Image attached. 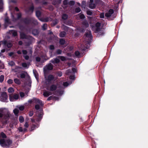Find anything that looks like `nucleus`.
<instances>
[{"label": "nucleus", "mask_w": 148, "mask_h": 148, "mask_svg": "<svg viewBox=\"0 0 148 148\" xmlns=\"http://www.w3.org/2000/svg\"><path fill=\"white\" fill-rule=\"evenodd\" d=\"M6 135L3 132L0 134V145L3 147H9L12 143V141L10 139H5L6 138Z\"/></svg>", "instance_id": "obj_1"}, {"label": "nucleus", "mask_w": 148, "mask_h": 148, "mask_svg": "<svg viewBox=\"0 0 148 148\" xmlns=\"http://www.w3.org/2000/svg\"><path fill=\"white\" fill-rule=\"evenodd\" d=\"M3 108L0 109V119H2V121L4 123H6L9 117L10 114L8 112L6 114H3Z\"/></svg>", "instance_id": "obj_2"}, {"label": "nucleus", "mask_w": 148, "mask_h": 148, "mask_svg": "<svg viewBox=\"0 0 148 148\" xmlns=\"http://www.w3.org/2000/svg\"><path fill=\"white\" fill-rule=\"evenodd\" d=\"M34 100L36 104L35 107V108L37 110H39L40 107L43 106V104L42 101L39 99H35Z\"/></svg>", "instance_id": "obj_3"}, {"label": "nucleus", "mask_w": 148, "mask_h": 148, "mask_svg": "<svg viewBox=\"0 0 148 148\" xmlns=\"http://www.w3.org/2000/svg\"><path fill=\"white\" fill-rule=\"evenodd\" d=\"M92 38V35L91 32L90 31H88L85 34V40L88 43L91 39Z\"/></svg>", "instance_id": "obj_4"}, {"label": "nucleus", "mask_w": 148, "mask_h": 148, "mask_svg": "<svg viewBox=\"0 0 148 148\" xmlns=\"http://www.w3.org/2000/svg\"><path fill=\"white\" fill-rule=\"evenodd\" d=\"M8 96L5 92H3L0 97V100L4 102H7Z\"/></svg>", "instance_id": "obj_5"}, {"label": "nucleus", "mask_w": 148, "mask_h": 148, "mask_svg": "<svg viewBox=\"0 0 148 148\" xmlns=\"http://www.w3.org/2000/svg\"><path fill=\"white\" fill-rule=\"evenodd\" d=\"M19 98L18 94H15L14 95H9V99L10 101H13L14 100H17Z\"/></svg>", "instance_id": "obj_6"}, {"label": "nucleus", "mask_w": 148, "mask_h": 148, "mask_svg": "<svg viewBox=\"0 0 148 148\" xmlns=\"http://www.w3.org/2000/svg\"><path fill=\"white\" fill-rule=\"evenodd\" d=\"M53 68V65L51 63H49L44 67V70L45 71H47L49 70H52Z\"/></svg>", "instance_id": "obj_7"}, {"label": "nucleus", "mask_w": 148, "mask_h": 148, "mask_svg": "<svg viewBox=\"0 0 148 148\" xmlns=\"http://www.w3.org/2000/svg\"><path fill=\"white\" fill-rule=\"evenodd\" d=\"M113 13V10L110 9L105 14V16L107 18L110 17L112 16Z\"/></svg>", "instance_id": "obj_8"}, {"label": "nucleus", "mask_w": 148, "mask_h": 148, "mask_svg": "<svg viewBox=\"0 0 148 148\" xmlns=\"http://www.w3.org/2000/svg\"><path fill=\"white\" fill-rule=\"evenodd\" d=\"M71 71L70 70L68 69L67 70L65 74L66 75H70L69 78L71 79H74L75 76L74 75H71Z\"/></svg>", "instance_id": "obj_9"}, {"label": "nucleus", "mask_w": 148, "mask_h": 148, "mask_svg": "<svg viewBox=\"0 0 148 148\" xmlns=\"http://www.w3.org/2000/svg\"><path fill=\"white\" fill-rule=\"evenodd\" d=\"M100 23L99 22L97 23L95 25L96 31H95V33L100 31Z\"/></svg>", "instance_id": "obj_10"}, {"label": "nucleus", "mask_w": 148, "mask_h": 148, "mask_svg": "<svg viewBox=\"0 0 148 148\" xmlns=\"http://www.w3.org/2000/svg\"><path fill=\"white\" fill-rule=\"evenodd\" d=\"M56 86L54 84H52L50 86L49 89L47 88V90H50L51 91H53L56 90Z\"/></svg>", "instance_id": "obj_11"}, {"label": "nucleus", "mask_w": 148, "mask_h": 148, "mask_svg": "<svg viewBox=\"0 0 148 148\" xmlns=\"http://www.w3.org/2000/svg\"><path fill=\"white\" fill-rule=\"evenodd\" d=\"M60 60L58 58H55L51 60L50 62L53 64H58L60 62Z\"/></svg>", "instance_id": "obj_12"}, {"label": "nucleus", "mask_w": 148, "mask_h": 148, "mask_svg": "<svg viewBox=\"0 0 148 148\" xmlns=\"http://www.w3.org/2000/svg\"><path fill=\"white\" fill-rule=\"evenodd\" d=\"M53 79L54 77L52 75H49L48 76L47 78L46 79V80L48 82H50L51 81L53 80Z\"/></svg>", "instance_id": "obj_13"}, {"label": "nucleus", "mask_w": 148, "mask_h": 148, "mask_svg": "<svg viewBox=\"0 0 148 148\" xmlns=\"http://www.w3.org/2000/svg\"><path fill=\"white\" fill-rule=\"evenodd\" d=\"M27 19L25 21V22L27 23H29L30 22L29 21H32L33 23L35 25H37L38 24V22L37 21L34 19V18H32L28 22L27 21Z\"/></svg>", "instance_id": "obj_14"}, {"label": "nucleus", "mask_w": 148, "mask_h": 148, "mask_svg": "<svg viewBox=\"0 0 148 148\" xmlns=\"http://www.w3.org/2000/svg\"><path fill=\"white\" fill-rule=\"evenodd\" d=\"M52 93L51 92L48 91H45L44 92L43 95L44 96L47 97L49 95H52Z\"/></svg>", "instance_id": "obj_15"}, {"label": "nucleus", "mask_w": 148, "mask_h": 148, "mask_svg": "<svg viewBox=\"0 0 148 148\" xmlns=\"http://www.w3.org/2000/svg\"><path fill=\"white\" fill-rule=\"evenodd\" d=\"M9 33L14 36H16L17 35V32L15 30H12L10 31Z\"/></svg>", "instance_id": "obj_16"}, {"label": "nucleus", "mask_w": 148, "mask_h": 148, "mask_svg": "<svg viewBox=\"0 0 148 148\" xmlns=\"http://www.w3.org/2000/svg\"><path fill=\"white\" fill-rule=\"evenodd\" d=\"M39 19L42 21L44 22H47L50 19V18L49 17H46L44 18H39Z\"/></svg>", "instance_id": "obj_17"}, {"label": "nucleus", "mask_w": 148, "mask_h": 148, "mask_svg": "<svg viewBox=\"0 0 148 148\" xmlns=\"http://www.w3.org/2000/svg\"><path fill=\"white\" fill-rule=\"evenodd\" d=\"M39 126V125L38 124H37L36 125H34V124H33L32 125V126L31 127V130L32 131L35 129L36 128H38Z\"/></svg>", "instance_id": "obj_18"}, {"label": "nucleus", "mask_w": 148, "mask_h": 148, "mask_svg": "<svg viewBox=\"0 0 148 148\" xmlns=\"http://www.w3.org/2000/svg\"><path fill=\"white\" fill-rule=\"evenodd\" d=\"M14 81L15 84H17L19 85L21 83L20 80L17 78L14 79Z\"/></svg>", "instance_id": "obj_19"}, {"label": "nucleus", "mask_w": 148, "mask_h": 148, "mask_svg": "<svg viewBox=\"0 0 148 148\" xmlns=\"http://www.w3.org/2000/svg\"><path fill=\"white\" fill-rule=\"evenodd\" d=\"M42 115L41 114H39L36 118V121H40L42 118Z\"/></svg>", "instance_id": "obj_20"}, {"label": "nucleus", "mask_w": 148, "mask_h": 148, "mask_svg": "<svg viewBox=\"0 0 148 148\" xmlns=\"http://www.w3.org/2000/svg\"><path fill=\"white\" fill-rule=\"evenodd\" d=\"M27 75V73L26 72L22 73L20 74V77L22 78H25Z\"/></svg>", "instance_id": "obj_21"}, {"label": "nucleus", "mask_w": 148, "mask_h": 148, "mask_svg": "<svg viewBox=\"0 0 148 148\" xmlns=\"http://www.w3.org/2000/svg\"><path fill=\"white\" fill-rule=\"evenodd\" d=\"M20 38L22 39L27 38V36L25 34L23 33H21L20 34Z\"/></svg>", "instance_id": "obj_22"}, {"label": "nucleus", "mask_w": 148, "mask_h": 148, "mask_svg": "<svg viewBox=\"0 0 148 148\" xmlns=\"http://www.w3.org/2000/svg\"><path fill=\"white\" fill-rule=\"evenodd\" d=\"M83 24L84 26L86 27H87L89 26V24L88 22L86 21H84L83 22Z\"/></svg>", "instance_id": "obj_23"}, {"label": "nucleus", "mask_w": 148, "mask_h": 148, "mask_svg": "<svg viewBox=\"0 0 148 148\" xmlns=\"http://www.w3.org/2000/svg\"><path fill=\"white\" fill-rule=\"evenodd\" d=\"M61 2V0H56V1H53V4L54 5H56L60 4Z\"/></svg>", "instance_id": "obj_24"}, {"label": "nucleus", "mask_w": 148, "mask_h": 148, "mask_svg": "<svg viewBox=\"0 0 148 148\" xmlns=\"http://www.w3.org/2000/svg\"><path fill=\"white\" fill-rule=\"evenodd\" d=\"M13 112L14 114L16 115H18V113L19 112V110L18 108H15L13 110Z\"/></svg>", "instance_id": "obj_25"}, {"label": "nucleus", "mask_w": 148, "mask_h": 148, "mask_svg": "<svg viewBox=\"0 0 148 148\" xmlns=\"http://www.w3.org/2000/svg\"><path fill=\"white\" fill-rule=\"evenodd\" d=\"M66 34V33L64 32H61L60 34V36L61 37H64Z\"/></svg>", "instance_id": "obj_26"}, {"label": "nucleus", "mask_w": 148, "mask_h": 148, "mask_svg": "<svg viewBox=\"0 0 148 148\" xmlns=\"http://www.w3.org/2000/svg\"><path fill=\"white\" fill-rule=\"evenodd\" d=\"M89 7L91 9H93L95 7V5L92 3H90L89 5Z\"/></svg>", "instance_id": "obj_27"}, {"label": "nucleus", "mask_w": 148, "mask_h": 148, "mask_svg": "<svg viewBox=\"0 0 148 148\" xmlns=\"http://www.w3.org/2000/svg\"><path fill=\"white\" fill-rule=\"evenodd\" d=\"M58 57L62 61H64L66 60V59L65 57L62 56H59Z\"/></svg>", "instance_id": "obj_28"}, {"label": "nucleus", "mask_w": 148, "mask_h": 148, "mask_svg": "<svg viewBox=\"0 0 148 148\" xmlns=\"http://www.w3.org/2000/svg\"><path fill=\"white\" fill-rule=\"evenodd\" d=\"M68 18V16L65 14H63L62 16V18L63 19L65 20Z\"/></svg>", "instance_id": "obj_29"}, {"label": "nucleus", "mask_w": 148, "mask_h": 148, "mask_svg": "<svg viewBox=\"0 0 148 148\" xmlns=\"http://www.w3.org/2000/svg\"><path fill=\"white\" fill-rule=\"evenodd\" d=\"M41 14V13L39 11H37L36 12V15L38 18L40 16Z\"/></svg>", "instance_id": "obj_30"}, {"label": "nucleus", "mask_w": 148, "mask_h": 148, "mask_svg": "<svg viewBox=\"0 0 148 148\" xmlns=\"http://www.w3.org/2000/svg\"><path fill=\"white\" fill-rule=\"evenodd\" d=\"M19 120L20 122L21 123L23 122L24 121V119L22 116H20L19 117Z\"/></svg>", "instance_id": "obj_31"}, {"label": "nucleus", "mask_w": 148, "mask_h": 148, "mask_svg": "<svg viewBox=\"0 0 148 148\" xmlns=\"http://www.w3.org/2000/svg\"><path fill=\"white\" fill-rule=\"evenodd\" d=\"M16 107L18 108H19V110H20L22 111L24 109V107L23 106H16Z\"/></svg>", "instance_id": "obj_32"}, {"label": "nucleus", "mask_w": 148, "mask_h": 148, "mask_svg": "<svg viewBox=\"0 0 148 148\" xmlns=\"http://www.w3.org/2000/svg\"><path fill=\"white\" fill-rule=\"evenodd\" d=\"M8 91L9 92L11 93L14 92V90L13 88L12 87H10L8 89Z\"/></svg>", "instance_id": "obj_33"}, {"label": "nucleus", "mask_w": 148, "mask_h": 148, "mask_svg": "<svg viewBox=\"0 0 148 148\" xmlns=\"http://www.w3.org/2000/svg\"><path fill=\"white\" fill-rule=\"evenodd\" d=\"M59 42L60 44L63 45L65 43V40L63 39H61L60 40Z\"/></svg>", "instance_id": "obj_34"}, {"label": "nucleus", "mask_w": 148, "mask_h": 148, "mask_svg": "<svg viewBox=\"0 0 148 148\" xmlns=\"http://www.w3.org/2000/svg\"><path fill=\"white\" fill-rule=\"evenodd\" d=\"M47 25L46 24H44L42 26V29H43L45 30L47 29Z\"/></svg>", "instance_id": "obj_35"}, {"label": "nucleus", "mask_w": 148, "mask_h": 148, "mask_svg": "<svg viewBox=\"0 0 148 148\" xmlns=\"http://www.w3.org/2000/svg\"><path fill=\"white\" fill-rule=\"evenodd\" d=\"M4 79V76L3 75H1L0 76V82H2Z\"/></svg>", "instance_id": "obj_36"}, {"label": "nucleus", "mask_w": 148, "mask_h": 148, "mask_svg": "<svg viewBox=\"0 0 148 148\" xmlns=\"http://www.w3.org/2000/svg\"><path fill=\"white\" fill-rule=\"evenodd\" d=\"M81 11V9L79 8H77L75 9V11L76 13H78Z\"/></svg>", "instance_id": "obj_37"}, {"label": "nucleus", "mask_w": 148, "mask_h": 148, "mask_svg": "<svg viewBox=\"0 0 148 148\" xmlns=\"http://www.w3.org/2000/svg\"><path fill=\"white\" fill-rule=\"evenodd\" d=\"M86 13L88 15H92V12L91 10H87Z\"/></svg>", "instance_id": "obj_38"}, {"label": "nucleus", "mask_w": 148, "mask_h": 148, "mask_svg": "<svg viewBox=\"0 0 148 148\" xmlns=\"http://www.w3.org/2000/svg\"><path fill=\"white\" fill-rule=\"evenodd\" d=\"M7 83L9 84H11L13 83V81L12 79H10L8 80Z\"/></svg>", "instance_id": "obj_39"}, {"label": "nucleus", "mask_w": 148, "mask_h": 148, "mask_svg": "<svg viewBox=\"0 0 148 148\" xmlns=\"http://www.w3.org/2000/svg\"><path fill=\"white\" fill-rule=\"evenodd\" d=\"M3 7V3L2 0H0V9H2Z\"/></svg>", "instance_id": "obj_40"}, {"label": "nucleus", "mask_w": 148, "mask_h": 148, "mask_svg": "<svg viewBox=\"0 0 148 148\" xmlns=\"http://www.w3.org/2000/svg\"><path fill=\"white\" fill-rule=\"evenodd\" d=\"M79 16L80 18L81 19L84 18L85 17L84 15L82 14H79Z\"/></svg>", "instance_id": "obj_41"}, {"label": "nucleus", "mask_w": 148, "mask_h": 148, "mask_svg": "<svg viewBox=\"0 0 148 148\" xmlns=\"http://www.w3.org/2000/svg\"><path fill=\"white\" fill-rule=\"evenodd\" d=\"M34 8V6L32 4L31 7L29 9V11L32 12H33Z\"/></svg>", "instance_id": "obj_42"}, {"label": "nucleus", "mask_w": 148, "mask_h": 148, "mask_svg": "<svg viewBox=\"0 0 148 148\" xmlns=\"http://www.w3.org/2000/svg\"><path fill=\"white\" fill-rule=\"evenodd\" d=\"M86 4V2L85 1H83L82 3V7H84Z\"/></svg>", "instance_id": "obj_43"}, {"label": "nucleus", "mask_w": 148, "mask_h": 148, "mask_svg": "<svg viewBox=\"0 0 148 148\" xmlns=\"http://www.w3.org/2000/svg\"><path fill=\"white\" fill-rule=\"evenodd\" d=\"M53 23L54 25L58 23V21L57 20H55L53 21Z\"/></svg>", "instance_id": "obj_44"}, {"label": "nucleus", "mask_w": 148, "mask_h": 148, "mask_svg": "<svg viewBox=\"0 0 148 148\" xmlns=\"http://www.w3.org/2000/svg\"><path fill=\"white\" fill-rule=\"evenodd\" d=\"M68 4L70 5H73L75 4V2L73 1H71L68 3Z\"/></svg>", "instance_id": "obj_45"}, {"label": "nucleus", "mask_w": 148, "mask_h": 148, "mask_svg": "<svg viewBox=\"0 0 148 148\" xmlns=\"http://www.w3.org/2000/svg\"><path fill=\"white\" fill-rule=\"evenodd\" d=\"M80 54V53L78 51H76L75 52V55L78 57L79 56Z\"/></svg>", "instance_id": "obj_46"}, {"label": "nucleus", "mask_w": 148, "mask_h": 148, "mask_svg": "<svg viewBox=\"0 0 148 148\" xmlns=\"http://www.w3.org/2000/svg\"><path fill=\"white\" fill-rule=\"evenodd\" d=\"M62 53V51L61 50L58 49L56 51V53L58 54H60Z\"/></svg>", "instance_id": "obj_47"}, {"label": "nucleus", "mask_w": 148, "mask_h": 148, "mask_svg": "<svg viewBox=\"0 0 148 148\" xmlns=\"http://www.w3.org/2000/svg\"><path fill=\"white\" fill-rule=\"evenodd\" d=\"M8 64L10 65L11 66H14L15 64L14 62L12 61H11L8 63Z\"/></svg>", "instance_id": "obj_48"}, {"label": "nucleus", "mask_w": 148, "mask_h": 148, "mask_svg": "<svg viewBox=\"0 0 148 148\" xmlns=\"http://www.w3.org/2000/svg\"><path fill=\"white\" fill-rule=\"evenodd\" d=\"M22 66L24 68L27 67V65L26 63H23L22 64Z\"/></svg>", "instance_id": "obj_49"}, {"label": "nucleus", "mask_w": 148, "mask_h": 148, "mask_svg": "<svg viewBox=\"0 0 148 148\" xmlns=\"http://www.w3.org/2000/svg\"><path fill=\"white\" fill-rule=\"evenodd\" d=\"M104 17V14L103 13H101L100 14V17L101 18H103Z\"/></svg>", "instance_id": "obj_50"}, {"label": "nucleus", "mask_w": 148, "mask_h": 148, "mask_svg": "<svg viewBox=\"0 0 148 148\" xmlns=\"http://www.w3.org/2000/svg\"><path fill=\"white\" fill-rule=\"evenodd\" d=\"M63 2L64 4L65 5H66L68 3V1L67 0H64Z\"/></svg>", "instance_id": "obj_51"}, {"label": "nucleus", "mask_w": 148, "mask_h": 148, "mask_svg": "<svg viewBox=\"0 0 148 148\" xmlns=\"http://www.w3.org/2000/svg\"><path fill=\"white\" fill-rule=\"evenodd\" d=\"M24 126L26 128H27L29 126L28 123L27 122H25V124L24 125Z\"/></svg>", "instance_id": "obj_52"}, {"label": "nucleus", "mask_w": 148, "mask_h": 148, "mask_svg": "<svg viewBox=\"0 0 148 148\" xmlns=\"http://www.w3.org/2000/svg\"><path fill=\"white\" fill-rule=\"evenodd\" d=\"M18 130L20 132H22L23 131V129L22 127H19L18 128Z\"/></svg>", "instance_id": "obj_53"}, {"label": "nucleus", "mask_w": 148, "mask_h": 148, "mask_svg": "<svg viewBox=\"0 0 148 148\" xmlns=\"http://www.w3.org/2000/svg\"><path fill=\"white\" fill-rule=\"evenodd\" d=\"M63 85L64 86L66 87L69 84L67 82H64L63 84Z\"/></svg>", "instance_id": "obj_54"}, {"label": "nucleus", "mask_w": 148, "mask_h": 148, "mask_svg": "<svg viewBox=\"0 0 148 148\" xmlns=\"http://www.w3.org/2000/svg\"><path fill=\"white\" fill-rule=\"evenodd\" d=\"M20 95L21 97H23L24 96V94L23 92H20Z\"/></svg>", "instance_id": "obj_55"}, {"label": "nucleus", "mask_w": 148, "mask_h": 148, "mask_svg": "<svg viewBox=\"0 0 148 148\" xmlns=\"http://www.w3.org/2000/svg\"><path fill=\"white\" fill-rule=\"evenodd\" d=\"M24 55L26 54L27 53V51L25 50H23L22 51Z\"/></svg>", "instance_id": "obj_56"}, {"label": "nucleus", "mask_w": 148, "mask_h": 148, "mask_svg": "<svg viewBox=\"0 0 148 148\" xmlns=\"http://www.w3.org/2000/svg\"><path fill=\"white\" fill-rule=\"evenodd\" d=\"M24 57L26 60H28L29 58V56L27 55L24 56Z\"/></svg>", "instance_id": "obj_57"}, {"label": "nucleus", "mask_w": 148, "mask_h": 148, "mask_svg": "<svg viewBox=\"0 0 148 148\" xmlns=\"http://www.w3.org/2000/svg\"><path fill=\"white\" fill-rule=\"evenodd\" d=\"M58 75L59 77H61L62 75V73L61 72H59L58 73Z\"/></svg>", "instance_id": "obj_58"}, {"label": "nucleus", "mask_w": 148, "mask_h": 148, "mask_svg": "<svg viewBox=\"0 0 148 148\" xmlns=\"http://www.w3.org/2000/svg\"><path fill=\"white\" fill-rule=\"evenodd\" d=\"M40 58L39 57H36V60L37 62H39L40 61Z\"/></svg>", "instance_id": "obj_59"}, {"label": "nucleus", "mask_w": 148, "mask_h": 148, "mask_svg": "<svg viewBox=\"0 0 148 148\" xmlns=\"http://www.w3.org/2000/svg\"><path fill=\"white\" fill-rule=\"evenodd\" d=\"M21 14L20 13H18L17 14V17L18 18H19L21 16Z\"/></svg>", "instance_id": "obj_60"}, {"label": "nucleus", "mask_w": 148, "mask_h": 148, "mask_svg": "<svg viewBox=\"0 0 148 148\" xmlns=\"http://www.w3.org/2000/svg\"><path fill=\"white\" fill-rule=\"evenodd\" d=\"M50 49L51 50L53 49H54V46L53 45H50Z\"/></svg>", "instance_id": "obj_61"}, {"label": "nucleus", "mask_w": 148, "mask_h": 148, "mask_svg": "<svg viewBox=\"0 0 148 148\" xmlns=\"http://www.w3.org/2000/svg\"><path fill=\"white\" fill-rule=\"evenodd\" d=\"M33 113L32 112H30L29 114V115L30 116H33Z\"/></svg>", "instance_id": "obj_62"}, {"label": "nucleus", "mask_w": 148, "mask_h": 148, "mask_svg": "<svg viewBox=\"0 0 148 148\" xmlns=\"http://www.w3.org/2000/svg\"><path fill=\"white\" fill-rule=\"evenodd\" d=\"M31 121L32 123H35V119L33 118H31Z\"/></svg>", "instance_id": "obj_63"}, {"label": "nucleus", "mask_w": 148, "mask_h": 148, "mask_svg": "<svg viewBox=\"0 0 148 148\" xmlns=\"http://www.w3.org/2000/svg\"><path fill=\"white\" fill-rule=\"evenodd\" d=\"M72 70L73 73H75V72H76V69L75 68H73L72 69Z\"/></svg>", "instance_id": "obj_64"}]
</instances>
